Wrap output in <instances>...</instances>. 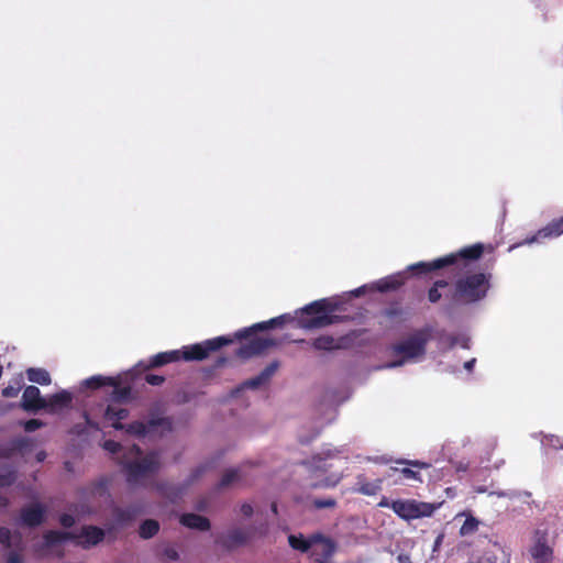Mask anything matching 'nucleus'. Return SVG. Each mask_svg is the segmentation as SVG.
Instances as JSON below:
<instances>
[{
	"label": "nucleus",
	"instance_id": "f257e3e1",
	"mask_svg": "<svg viewBox=\"0 0 563 563\" xmlns=\"http://www.w3.org/2000/svg\"><path fill=\"white\" fill-rule=\"evenodd\" d=\"M484 251V244L475 243L431 262L416 263L409 269L422 275L450 267L454 282L445 296L448 303L443 310L451 314L456 308L478 303L487 297L492 287V274L473 269L474 263L482 257Z\"/></svg>",
	"mask_w": 563,
	"mask_h": 563
},
{
	"label": "nucleus",
	"instance_id": "f03ea898",
	"mask_svg": "<svg viewBox=\"0 0 563 563\" xmlns=\"http://www.w3.org/2000/svg\"><path fill=\"white\" fill-rule=\"evenodd\" d=\"M338 308L339 305L336 302H332L327 298L314 300L297 311L300 314L312 316L311 318L299 317L297 321L298 327L311 330L331 325L339 320L338 316L331 314L336 311Z\"/></svg>",
	"mask_w": 563,
	"mask_h": 563
},
{
	"label": "nucleus",
	"instance_id": "7ed1b4c3",
	"mask_svg": "<svg viewBox=\"0 0 563 563\" xmlns=\"http://www.w3.org/2000/svg\"><path fill=\"white\" fill-rule=\"evenodd\" d=\"M432 330L429 327L416 330L406 340L393 344L390 350L396 356H402L401 360L394 361L387 367L401 366L407 360L423 356L426 354L427 343L430 341Z\"/></svg>",
	"mask_w": 563,
	"mask_h": 563
},
{
	"label": "nucleus",
	"instance_id": "20e7f679",
	"mask_svg": "<svg viewBox=\"0 0 563 563\" xmlns=\"http://www.w3.org/2000/svg\"><path fill=\"white\" fill-rule=\"evenodd\" d=\"M232 342V338L222 335L206 340L201 343L186 345L183 347V350H179L180 360H184L186 362L203 361L209 356L211 352H217L221 347L229 345Z\"/></svg>",
	"mask_w": 563,
	"mask_h": 563
},
{
	"label": "nucleus",
	"instance_id": "39448f33",
	"mask_svg": "<svg viewBox=\"0 0 563 563\" xmlns=\"http://www.w3.org/2000/svg\"><path fill=\"white\" fill-rule=\"evenodd\" d=\"M159 468L158 454L151 452L142 460L130 462L125 465L126 482L130 486L142 484V481Z\"/></svg>",
	"mask_w": 563,
	"mask_h": 563
},
{
	"label": "nucleus",
	"instance_id": "423d86ee",
	"mask_svg": "<svg viewBox=\"0 0 563 563\" xmlns=\"http://www.w3.org/2000/svg\"><path fill=\"white\" fill-rule=\"evenodd\" d=\"M158 427H162L165 431H172V419L168 417H151L147 422L133 421L125 426L123 430L129 434L145 437Z\"/></svg>",
	"mask_w": 563,
	"mask_h": 563
},
{
	"label": "nucleus",
	"instance_id": "0eeeda50",
	"mask_svg": "<svg viewBox=\"0 0 563 563\" xmlns=\"http://www.w3.org/2000/svg\"><path fill=\"white\" fill-rule=\"evenodd\" d=\"M294 320H295V318L291 317L289 313L280 314L278 317L272 318L268 321L258 322L249 328L239 330L235 333V338L239 340L249 339L251 335H253L257 331H266V330H269L273 328H280V327L285 325L286 323H289Z\"/></svg>",
	"mask_w": 563,
	"mask_h": 563
},
{
	"label": "nucleus",
	"instance_id": "6e6552de",
	"mask_svg": "<svg viewBox=\"0 0 563 563\" xmlns=\"http://www.w3.org/2000/svg\"><path fill=\"white\" fill-rule=\"evenodd\" d=\"M310 550L311 555L316 558L314 563H329L336 551V544L322 533H314L313 545Z\"/></svg>",
	"mask_w": 563,
	"mask_h": 563
},
{
	"label": "nucleus",
	"instance_id": "1a4fd4ad",
	"mask_svg": "<svg viewBox=\"0 0 563 563\" xmlns=\"http://www.w3.org/2000/svg\"><path fill=\"white\" fill-rule=\"evenodd\" d=\"M46 507L41 503H33L20 510V523L27 528H36L45 521Z\"/></svg>",
	"mask_w": 563,
	"mask_h": 563
},
{
	"label": "nucleus",
	"instance_id": "9d476101",
	"mask_svg": "<svg viewBox=\"0 0 563 563\" xmlns=\"http://www.w3.org/2000/svg\"><path fill=\"white\" fill-rule=\"evenodd\" d=\"M251 537V529L235 528L220 536L216 540V543L221 545L223 549L231 551L246 544Z\"/></svg>",
	"mask_w": 563,
	"mask_h": 563
},
{
	"label": "nucleus",
	"instance_id": "9b49d317",
	"mask_svg": "<svg viewBox=\"0 0 563 563\" xmlns=\"http://www.w3.org/2000/svg\"><path fill=\"white\" fill-rule=\"evenodd\" d=\"M277 344L276 340L269 338H253L245 344H242L238 351L236 356L241 358H250L255 355L264 353L269 347Z\"/></svg>",
	"mask_w": 563,
	"mask_h": 563
},
{
	"label": "nucleus",
	"instance_id": "f8f14e48",
	"mask_svg": "<svg viewBox=\"0 0 563 563\" xmlns=\"http://www.w3.org/2000/svg\"><path fill=\"white\" fill-rule=\"evenodd\" d=\"M533 563H551L553 550L548 545L547 533L536 531L534 542L530 548Z\"/></svg>",
	"mask_w": 563,
	"mask_h": 563
},
{
	"label": "nucleus",
	"instance_id": "ddd939ff",
	"mask_svg": "<svg viewBox=\"0 0 563 563\" xmlns=\"http://www.w3.org/2000/svg\"><path fill=\"white\" fill-rule=\"evenodd\" d=\"M21 408L25 411H37L48 408L47 400L42 397L36 386H27L22 395Z\"/></svg>",
	"mask_w": 563,
	"mask_h": 563
},
{
	"label": "nucleus",
	"instance_id": "4468645a",
	"mask_svg": "<svg viewBox=\"0 0 563 563\" xmlns=\"http://www.w3.org/2000/svg\"><path fill=\"white\" fill-rule=\"evenodd\" d=\"M349 339L346 336L334 338L332 335L323 334L313 339L310 345L316 351L332 352L346 349Z\"/></svg>",
	"mask_w": 563,
	"mask_h": 563
},
{
	"label": "nucleus",
	"instance_id": "2eb2a0df",
	"mask_svg": "<svg viewBox=\"0 0 563 563\" xmlns=\"http://www.w3.org/2000/svg\"><path fill=\"white\" fill-rule=\"evenodd\" d=\"M103 529L97 526H84L78 534H76L75 540L77 544L82 547L84 549H89L95 547L103 541L104 539Z\"/></svg>",
	"mask_w": 563,
	"mask_h": 563
},
{
	"label": "nucleus",
	"instance_id": "dca6fc26",
	"mask_svg": "<svg viewBox=\"0 0 563 563\" xmlns=\"http://www.w3.org/2000/svg\"><path fill=\"white\" fill-rule=\"evenodd\" d=\"M279 368V362L273 361L269 363L258 375L246 379L241 384V386L236 389V391H240L242 389H257L261 386L265 385L271 380V378L275 375V373Z\"/></svg>",
	"mask_w": 563,
	"mask_h": 563
},
{
	"label": "nucleus",
	"instance_id": "f3484780",
	"mask_svg": "<svg viewBox=\"0 0 563 563\" xmlns=\"http://www.w3.org/2000/svg\"><path fill=\"white\" fill-rule=\"evenodd\" d=\"M563 233V217L552 220L544 228L540 229L537 234L527 239L526 242L531 244L542 239L556 238Z\"/></svg>",
	"mask_w": 563,
	"mask_h": 563
},
{
	"label": "nucleus",
	"instance_id": "a211bd4d",
	"mask_svg": "<svg viewBox=\"0 0 563 563\" xmlns=\"http://www.w3.org/2000/svg\"><path fill=\"white\" fill-rule=\"evenodd\" d=\"M179 522L186 528L199 531H208L211 527L207 517L192 512L181 515Z\"/></svg>",
	"mask_w": 563,
	"mask_h": 563
},
{
	"label": "nucleus",
	"instance_id": "6ab92c4d",
	"mask_svg": "<svg viewBox=\"0 0 563 563\" xmlns=\"http://www.w3.org/2000/svg\"><path fill=\"white\" fill-rule=\"evenodd\" d=\"M129 416V410L125 408H118L115 406L109 405L107 406L103 418L106 421L110 422L111 426L115 430H123L125 426L122 423V420L126 419Z\"/></svg>",
	"mask_w": 563,
	"mask_h": 563
},
{
	"label": "nucleus",
	"instance_id": "aec40b11",
	"mask_svg": "<svg viewBox=\"0 0 563 563\" xmlns=\"http://www.w3.org/2000/svg\"><path fill=\"white\" fill-rule=\"evenodd\" d=\"M180 361V351L173 350L167 352H161L152 356L147 364L144 365L145 369H152L161 367L163 365Z\"/></svg>",
	"mask_w": 563,
	"mask_h": 563
},
{
	"label": "nucleus",
	"instance_id": "412c9836",
	"mask_svg": "<svg viewBox=\"0 0 563 563\" xmlns=\"http://www.w3.org/2000/svg\"><path fill=\"white\" fill-rule=\"evenodd\" d=\"M382 485L383 478L369 482L364 474L356 477V492L365 496L376 495L382 489Z\"/></svg>",
	"mask_w": 563,
	"mask_h": 563
},
{
	"label": "nucleus",
	"instance_id": "4be33fe9",
	"mask_svg": "<svg viewBox=\"0 0 563 563\" xmlns=\"http://www.w3.org/2000/svg\"><path fill=\"white\" fill-rule=\"evenodd\" d=\"M390 509L404 520L415 519L413 499H397L390 503Z\"/></svg>",
	"mask_w": 563,
	"mask_h": 563
},
{
	"label": "nucleus",
	"instance_id": "5701e85b",
	"mask_svg": "<svg viewBox=\"0 0 563 563\" xmlns=\"http://www.w3.org/2000/svg\"><path fill=\"white\" fill-rule=\"evenodd\" d=\"M76 534L73 532H65V531H57V530H49L44 533V545L45 548H53L57 544H60L67 540H75Z\"/></svg>",
	"mask_w": 563,
	"mask_h": 563
},
{
	"label": "nucleus",
	"instance_id": "b1692460",
	"mask_svg": "<svg viewBox=\"0 0 563 563\" xmlns=\"http://www.w3.org/2000/svg\"><path fill=\"white\" fill-rule=\"evenodd\" d=\"M405 284V276L401 274L388 276L378 280L375 284L376 289L379 292H387L390 290H397Z\"/></svg>",
	"mask_w": 563,
	"mask_h": 563
},
{
	"label": "nucleus",
	"instance_id": "393cba45",
	"mask_svg": "<svg viewBox=\"0 0 563 563\" xmlns=\"http://www.w3.org/2000/svg\"><path fill=\"white\" fill-rule=\"evenodd\" d=\"M314 540V533L311 534L309 538H305L302 534H290L288 537V543L289 545L297 551H300L301 553L308 552L312 545Z\"/></svg>",
	"mask_w": 563,
	"mask_h": 563
},
{
	"label": "nucleus",
	"instance_id": "a878e982",
	"mask_svg": "<svg viewBox=\"0 0 563 563\" xmlns=\"http://www.w3.org/2000/svg\"><path fill=\"white\" fill-rule=\"evenodd\" d=\"M118 379L110 376L95 375L82 382V386L89 389H99L103 386H117Z\"/></svg>",
	"mask_w": 563,
	"mask_h": 563
},
{
	"label": "nucleus",
	"instance_id": "bb28decb",
	"mask_svg": "<svg viewBox=\"0 0 563 563\" xmlns=\"http://www.w3.org/2000/svg\"><path fill=\"white\" fill-rule=\"evenodd\" d=\"M244 481V466L225 471L218 484L219 488H225L233 483Z\"/></svg>",
	"mask_w": 563,
	"mask_h": 563
},
{
	"label": "nucleus",
	"instance_id": "cd10ccee",
	"mask_svg": "<svg viewBox=\"0 0 563 563\" xmlns=\"http://www.w3.org/2000/svg\"><path fill=\"white\" fill-rule=\"evenodd\" d=\"M27 379L42 386H47L52 383L49 373L40 367H31L26 369Z\"/></svg>",
	"mask_w": 563,
	"mask_h": 563
},
{
	"label": "nucleus",
	"instance_id": "c85d7f7f",
	"mask_svg": "<svg viewBox=\"0 0 563 563\" xmlns=\"http://www.w3.org/2000/svg\"><path fill=\"white\" fill-rule=\"evenodd\" d=\"M334 456V453L329 451L325 456H322L321 454H317L312 456V459L308 462H303L305 465H308L311 471H320L322 473H325L331 467V464L327 463L328 459H332Z\"/></svg>",
	"mask_w": 563,
	"mask_h": 563
},
{
	"label": "nucleus",
	"instance_id": "c756f323",
	"mask_svg": "<svg viewBox=\"0 0 563 563\" xmlns=\"http://www.w3.org/2000/svg\"><path fill=\"white\" fill-rule=\"evenodd\" d=\"M440 505L441 504H431L413 499L415 519L431 517L433 512L440 507Z\"/></svg>",
	"mask_w": 563,
	"mask_h": 563
},
{
	"label": "nucleus",
	"instance_id": "7c9ffc66",
	"mask_svg": "<svg viewBox=\"0 0 563 563\" xmlns=\"http://www.w3.org/2000/svg\"><path fill=\"white\" fill-rule=\"evenodd\" d=\"M159 531V523L154 519L144 520L139 528V534L142 539H151Z\"/></svg>",
	"mask_w": 563,
	"mask_h": 563
},
{
	"label": "nucleus",
	"instance_id": "2f4dec72",
	"mask_svg": "<svg viewBox=\"0 0 563 563\" xmlns=\"http://www.w3.org/2000/svg\"><path fill=\"white\" fill-rule=\"evenodd\" d=\"M73 396L67 390H62L56 393L49 397L47 400L48 408L54 407H68L71 404Z\"/></svg>",
	"mask_w": 563,
	"mask_h": 563
},
{
	"label": "nucleus",
	"instance_id": "473e14b6",
	"mask_svg": "<svg viewBox=\"0 0 563 563\" xmlns=\"http://www.w3.org/2000/svg\"><path fill=\"white\" fill-rule=\"evenodd\" d=\"M449 282L445 279H438L433 283V285L428 290V300L431 303H437L441 300L442 294L440 289H444L449 287Z\"/></svg>",
	"mask_w": 563,
	"mask_h": 563
},
{
	"label": "nucleus",
	"instance_id": "72a5a7b5",
	"mask_svg": "<svg viewBox=\"0 0 563 563\" xmlns=\"http://www.w3.org/2000/svg\"><path fill=\"white\" fill-rule=\"evenodd\" d=\"M478 526H479L478 519H476L474 516L468 514V515H466V519L460 529V534L463 537L473 534L478 530Z\"/></svg>",
	"mask_w": 563,
	"mask_h": 563
},
{
	"label": "nucleus",
	"instance_id": "f704fd0d",
	"mask_svg": "<svg viewBox=\"0 0 563 563\" xmlns=\"http://www.w3.org/2000/svg\"><path fill=\"white\" fill-rule=\"evenodd\" d=\"M112 387L113 390L111 393V399L113 401L122 402L126 401L130 398L132 391L130 386L120 387L118 383L117 386Z\"/></svg>",
	"mask_w": 563,
	"mask_h": 563
},
{
	"label": "nucleus",
	"instance_id": "c9c22d12",
	"mask_svg": "<svg viewBox=\"0 0 563 563\" xmlns=\"http://www.w3.org/2000/svg\"><path fill=\"white\" fill-rule=\"evenodd\" d=\"M342 479V474H331L330 476L324 477L320 482L312 483L311 488H320V487H334Z\"/></svg>",
	"mask_w": 563,
	"mask_h": 563
},
{
	"label": "nucleus",
	"instance_id": "e433bc0d",
	"mask_svg": "<svg viewBox=\"0 0 563 563\" xmlns=\"http://www.w3.org/2000/svg\"><path fill=\"white\" fill-rule=\"evenodd\" d=\"M390 471H393L395 473L398 472L404 479H410V481H416V482L422 483V478H421V475L419 474V472L413 471L410 467H402V468L391 467Z\"/></svg>",
	"mask_w": 563,
	"mask_h": 563
},
{
	"label": "nucleus",
	"instance_id": "4c0bfd02",
	"mask_svg": "<svg viewBox=\"0 0 563 563\" xmlns=\"http://www.w3.org/2000/svg\"><path fill=\"white\" fill-rule=\"evenodd\" d=\"M108 492V481L106 478H100L99 481L91 484L89 488V494L103 496Z\"/></svg>",
	"mask_w": 563,
	"mask_h": 563
},
{
	"label": "nucleus",
	"instance_id": "58836bf2",
	"mask_svg": "<svg viewBox=\"0 0 563 563\" xmlns=\"http://www.w3.org/2000/svg\"><path fill=\"white\" fill-rule=\"evenodd\" d=\"M312 505L316 509L334 508L336 500L334 498H316Z\"/></svg>",
	"mask_w": 563,
	"mask_h": 563
},
{
	"label": "nucleus",
	"instance_id": "ea45409f",
	"mask_svg": "<svg viewBox=\"0 0 563 563\" xmlns=\"http://www.w3.org/2000/svg\"><path fill=\"white\" fill-rule=\"evenodd\" d=\"M118 522L125 523L132 520L133 515L130 510L117 508L113 511Z\"/></svg>",
	"mask_w": 563,
	"mask_h": 563
},
{
	"label": "nucleus",
	"instance_id": "a19ab883",
	"mask_svg": "<svg viewBox=\"0 0 563 563\" xmlns=\"http://www.w3.org/2000/svg\"><path fill=\"white\" fill-rule=\"evenodd\" d=\"M42 427H44V422L40 419H30L23 423V428L26 432H34Z\"/></svg>",
	"mask_w": 563,
	"mask_h": 563
},
{
	"label": "nucleus",
	"instance_id": "79ce46f5",
	"mask_svg": "<svg viewBox=\"0 0 563 563\" xmlns=\"http://www.w3.org/2000/svg\"><path fill=\"white\" fill-rule=\"evenodd\" d=\"M11 531L7 527H0V543L5 548L11 547Z\"/></svg>",
	"mask_w": 563,
	"mask_h": 563
},
{
	"label": "nucleus",
	"instance_id": "37998d69",
	"mask_svg": "<svg viewBox=\"0 0 563 563\" xmlns=\"http://www.w3.org/2000/svg\"><path fill=\"white\" fill-rule=\"evenodd\" d=\"M145 382L152 386H159L165 382V377L156 374H146Z\"/></svg>",
	"mask_w": 563,
	"mask_h": 563
},
{
	"label": "nucleus",
	"instance_id": "c03bdc74",
	"mask_svg": "<svg viewBox=\"0 0 563 563\" xmlns=\"http://www.w3.org/2000/svg\"><path fill=\"white\" fill-rule=\"evenodd\" d=\"M103 448H104V450H107L108 452H110L112 454L119 453L122 449L121 444L114 440L104 441Z\"/></svg>",
	"mask_w": 563,
	"mask_h": 563
},
{
	"label": "nucleus",
	"instance_id": "a18cd8bd",
	"mask_svg": "<svg viewBox=\"0 0 563 563\" xmlns=\"http://www.w3.org/2000/svg\"><path fill=\"white\" fill-rule=\"evenodd\" d=\"M398 464H405L417 468H428L429 464L417 460H398Z\"/></svg>",
	"mask_w": 563,
	"mask_h": 563
},
{
	"label": "nucleus",
	"instance_id": "49530a36",
	"mask_svg": "<svg viewBox=\"0 0 563 563\" xmlns=\"http://www.w3.org/2000/svg\"><path fill=\"white\" fill-rule=\"evenodd\" d=\"M163 555L170 561H177L179 559L178 551L174 547H170V545H167L164 548Z\"/></svg>",
	"mask_w": 563,
	"mask_h": 563
},
{
	"label": "nucleus",
	"instance_id": "de8ad7c7",
	"mask_svg": "<svg viewBox=\"0 0 563 563\" xmlns=\"http://www.w3.org/2000/svg\"><path fill=\"white\" fill-rule=\"evenodd\" d=\"M20 389H21V386L18 385V386H7L5 388L2 389V396L5 397V398H13V397H16L20 393Z\"/></svg>",
	"mask_w": 563,
	"mask_h": 563
},
{
	"label": "nucleus",
	"instance_id": "09e8293b",
	"mask_svg": "<svg viewBox=\"0 0 563 563\" xmlns=\"http://www.w3.org/2000/svg\"><path fill=\"white\" fill-rule=\"evenodd\" d=\"M59 523L64 528H71L75 525V518L73 515L69 514H63L59 517Z\"/></svg>",
	"mask_w": 563,
	"mask_h": 563
},
{
	"label": "nucleus",
	"instance_id": "8fccbe9b",
	"mask_svg": "<svg viewBox=\"0 0 563 563\" xmlns=\"http://www.w3.org/2000/svg\"><path fill=\"white\" fill-rule=\"evenodd\" d=\"M7 563H23L21 554L16 552H10L8 555Z\"/></svg>",
	"mask_w": 563,
	"mask_h": 563
},
{
	"label": "nucleus",
	"instance_id": "3c124183",
	"mask_svg": "<svg viewBox=\"0 0 563 563\" xmlns=\"http://www.w3.org/2000/svg\"><path fill=\"white\" fill-rule=\"evenodd\" d=\"M240 510H241L242 515L245 517H251L253 515V507H252V505H250L247 503L241 505Z\"/></svg>",
	"mask_w": 563,
	"mask_h": 563
},
{
	"label": "nucleus",
	"instance_id": "603ef678",
	"mask_svg": "<svg viewBox=\"0 0 563 563\" xmlns=\"http://www.w3.org/2000/svg\"><path fill=\"white\" fill-rule=\"evenodd\" d=\"M11 484H12V479L10 476H4V475L0 476V486H8Z\"/></svg>",
	"mask_w": 563,
	"mask_h": 563
},
{
	"label": "nucleus",
	"instance_id": "864d4df0",
	"mask_svg": "<svg viewBox=\"0 0 563 563\" xmlns=\"http://www.w3.org/2000/svg\"><path fill=\"white\" fill-rule=\"evenodd\" d=\"M443 538H444V536H443L442 533H441V534H439V536L435 538V540H434V544H433V551H437V550H438V548L442 544V542H443Z\"/></svg>",
	"mask_w": 563,
	"mask_h": 563
},
{
	"label": "nucleus",
	"instance_id": "5fc2aeb1",
	"mask_svg": "<svg viewBox=\"0 0 563 563\" xmlns=\"http://www.w3.org/2000/svg\"><path fill=\"white\" fill-rule=\"evenodd\" d=\"M9 506V498L2 494H0V508H5Z\"/></svg>",
	"mask_w": 563,
	"mask_h": 563
},
{
	"label": "nucleus",
	"instance_id": "6e6d98bb",
	"mask_svg": "<svg viewBox=\"0 0 563 563\" xmlns=\"http://www.w3.org/2000/svg\"><path fill=\"white\" fill-rule=\"evenodd\" d=\"M398 562L399 563H412L410 556L407 554H399Z\"/></svg>",
	"mask_w": 563,
	"mask_h": 563
},
{
	"label": "nucleus",
	"instance_id": "4d7b16f0",
	"mask_svg": "<svg viewBox=\"0 0 563 563\" xmlns=\"http://www.w3.org/2000/svg\"><path fill=\"white\" fill-rule=\"evenodd\" d=\"M475 363H476V360H475V358H472V360H470V361L465 362L464 367H465L467 371H472V368L474 367Z\"/></svg>",
	"mask_w": 563,
	"mask_h": 563
},
{
	"label": "nucleus",
	"instance_id": "13d9d810",
	"mask_svg": "<svg viewBox=\"0 0 563 563\" xmlns=\"http://www.w3.org/2000/svg\"><path fill=\"white\" fill-rule=\"evenodd\" d=\"M365 294V286L358 287L353 291V295L360 297Z\"/></svg>",
	"mask_w": 563,
	"mask_h": 563
},
{
	"label": "nucleus",
	"instance_id": "bf43d9fd",
	"mask_svg": "<svg viewBox=\"0 0 563 563\" xmlns=\"http://www.w3.org/2000/svg\"><path fill=\"white\" fill-rule=\"evenodd\" d=\"M390 503H391V501H388L386 498H383V499L379 501L378 506H379V507H387V508H390Z\"/></svg>",
	"mask_w": 563,
	"mask_h": 563
},
{
	"label": "nucleus",
	"instance_id": "052dcab7",
	"mask_svg": "<svg viewBox=\"0 0 563 563\" xmlns=\"http://www.w3.org/2000/svg\"><path fill=\"white\" fill-rule=\"evenodd\" d=\"M477 563H495L490 558H481Z\"/></svg>",
	"mask_w": 563,
	"mask_h": 563
},
{
	"label": "nucleus",
	"instance_id": "680f3d73",
	"mask_svg": "<svg viewBox=\"0 0 563 563\" xmlns=\"http://www.w3.org/2000/svg\"><path fill=\"white\" fill-rule=\"evenodd\" d=\"M44 457H45V453H44V452H40V453L37 454V460H38V461H43V460H44Z\"/></svg>",
	"mask_w": 563,
	"mask_h": 563
},
{
	"label": "nucleus",
	"instance_id": "e2e57ef3",
	"mask_svg": "<svg viewBox=\"0 0 563 563\" xmlns=\"http://www.w3.org/2000/svg\"><path fill=\"white\" fill-rule=\"evenodd\" d=\"M225 361H227V358L221 357V358H219V361L217 362V365H222V364H224V363H225Z\"/></svg>",
	"mask_w": 563,
	"mask_h": 563
},
{
	"label": "nucleus",
	"instance_id": "0e129e2a",
	"mask_svg": "<svg viewBox=\"0 0 563 563\" xmlns=\"http://www.w3.org/2000/svg\"><path fill=\"white\" fill-rule=\"evenodd\" d=\"M272 511L277 514V505L275 503L272 504Z\"/></svg>",
	"mask_w": 563,
	"mask_h": 563
},
{
	"label": "nucleus",
	"instance_id": "69168bd1",
	"mask_svg": "<svg viewBox=\"0 0 563 563\" xmlns=\"http://www.w3.org/2000/svg\"><path fill=\"white\" fill-rule=\"evenodd\" d=\"M295 342H296V343H306V340L300 339V340H296Z\"/></svg>",
	"mask_w": 563,
	"mask_h": 563
},
{
	"label": "nucleus",
	"instance_id": "338daca9",
	"mask_svg": "<svg viewBox=\"0 0 563 563\" xmlns=\"http://www.w3.org/2000/svg\"><path fill=\"white\" fill-rule=\"evenodd\" d=\"M133 448H134V450H135L137 453H141V450H140V448H139L137 445H134Z\"/></svg>",
	"mask_w": 563,
	"mask_h": 563
}]
</instances>
